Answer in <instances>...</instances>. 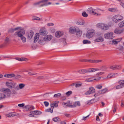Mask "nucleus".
<instances>
[{"mask_svg":"<svg viewBox=\"0 0 124 124\" xmlns=\"http://www.w3.org/2000/svg\"><path fill=\"white\" fill-rule=\"evenodd\" d=\"M39 33H36L34 36V42H36L39 39Z\"/></svg>","mask_w":124,"mask_h":124,"instance_id":"a878e982","label":"nucleus"},{"mask_svg":"<svg viewBox=\"0 0 124 124\" xmlns=\"http://www.w3.org/2000/svg\"><path fill=\"white\" fill-rule=\"evenodd\" d=\"M31 107L30 105H27L24 106L23 108L25 111H30L29 108Z\"/></svg>","mask_w":124,"mask_h":124,"instance_id":"cd10ccee","label":"nucleus"},{"mask_svg":"<svg viewBox=\"0 0 124 124\" xmlns=\"http://www.w3.org/2000/svg\"><path fill=\"white\" fill-rule=\"evenodd\" d=\"M86 70L87 73L94 72L96 71L99 70V69L98 68H89Z\"/></svg>","mask_w":124,"mask_h":124,"instance_id":"f3484780","label":"nucleus"},{"mask_svg":"<svg viewBox=\"0 0 124 124\" xmlns=\"http://www.w3.org/2000/svg\"><path fill=\"white\" fill-rule=\"evenodd\" d=\"M119 26L120 27H122L124 26V21L119 23L118 24Z\"/></svg>","mask_w":124,"mask_h":124,"instance_id":"09e8293b","label":"nucleus"},{"mask_svg":"<svg viewBox=\"0 0 124 124\" xmlns=\"http://www.w3.org/2000/svg\"><path fill=\"white\" fill-rule=\"evenodd\" d=\"M16 116V113L13 112H11L6 115L7 117L9 118L12 117Z\"/></svg>","mask_w":124,"mask_h":124,"instance_id":"412c9836","label":"nucleus"},{"mask_svg":"<svg viewBox=\"0 0 124 124\" xmlns=\"http://www.w3.org/2000/svg\"><path fill=\"white\" fill-rule=\"evenodd\" d=\"M20 28V27H18L15 29H11L9 30V31L11 32H13L15 31H16L19 29Z\"/></svg>","mask_w":124,"mask_h":124,"instance_id":"58836bf2","label":"nucleus"},{"mask_svg":"<svg viewBox=\"0 0 124 124\" xmlns=\"http://www.w3.org/2000/svg\"><path fill=\"white\" fill-rule=\"evenodd\" d=\"M30 113L33 115H39L41 114L42 112L38 110H34L31 111Z\"/></svg>","mask_w":124,"mask_h":124,"instance_id":"aec40b11","label":"nucleus"},{"mask_svg":"<svg viewBox=\"0 0 124 124\" xmlns=\"http://www.w3.org/2000/svg\"><path fill=\"white\" fill-rule=\"evenodd\" d=\"M32 70L31 69H29L27 70H25V71L28 72V74L30 75H32V73L31 72Z\"/></svg>","mask_w":124,"mask_h":124,"instance_id":"79ce46f5","label":"nucleus"},{"mask_svg":"<svg viewBox=\"0 0 124 124\" xmlns=\"http://www.w3.org/2000/svg\"><path fill=\"white\" fill-rule=\"evenodd\" d=\"M62 41H63V44L64 45H65L67 43L66 41V39L65 38H62L61 39Z\"/></svg>","mask_w":124,"mask_h":124,"instance_id":"864d4df0","label":"nucleus"},{"mask_svg":"<svg viewBox=\"0 0 124 124\" xmlns=\"http://www.w3.org/2000/svg\"><path fill=\"white\" fill-rule=\"evenodd\" d=\"M120 66L119 65H114L110 66L109 67L110 69L113 70H115L117 69L120 68Z\"/></svg>","mask_w":124,"mask_h":124,"instance_id":"5701e85b","label":"nucleus"},{"mask_svg":"<svg viewBox=\"0 0 124 124\" xmlns=\"http://www.w3.org/2000/svg\"><path fill=\"white\" fill-rule=\"evenodd\" d=\"M69 32L72 34L76 33V35L78 37H80L82 34V31L77 26L71 27L69 28Z\"/></svg>","mask_w":124,"mask_h":124,"instance_id":"f257e3e1","label":"nucleus"},{"mask_svg":"<svg viewBox=\"0 0 124 124\" xmlns=\"http://www.w3.org/2000/svg\"><path fill=\"white\" fill-rule=\"evenodd\" d=\"M90 115H89L85 117H83V118L82 119V120H85L86 119V118L89 116Z\"/></svg>","mask_w":124,"mask_h":124,"instance_id":"774afa93","label":"nucleus"},{"mask_svg":"<svg viewBox=\"0 0 124 124\" xmlns=\"http://www.w3.org/2000/svg\"><path fill=\"white\" fill-rule=\"evenodd\" d=\"M88 12L89 13H90L93 14L94 15H96V14L97 15H100L101 14H97L95 12V10H93L92 8H89L87 10Z\"/></svg>","mask_w":124,"mask_h":124,"instance_id":"2eb2a0df","label":"nucleus"},{"mask_svg":"<svg viewBox=\"0 0 124 124\" xmlns=\"http://www.w3.org/2000/svg\"><path fill=\"white\" fill-rule=\"evenodd\" d=\"M5 41L6 43H8L9 41V38L8 37H6L5 39Z\"/></svg>","mask_w":124,"mask_h":124,"instance_id":"13d9d810","label":"nucleus"},{"mask_svg":"<svg viewBox=\"0 0 124 124\" xmlns=\"http://www.w3.org/2000/svg\"><path fill=\"white\" fill-rule=\"evenodd\" d=\"M25 86V84L23 83L20 84L18 86L16 87V89L17 90L23 89Z\"/></svg>","mask_w":124,"mask_h":124,"instance_id":"a211bd4d","label":"nucleus"},{"mask_svg":"<svg viewBox=\"0 0 124 124\" xmlns=\"http://www.w3.org/2000/svg\"><path fill=\"white\" fill-rule=\"evenodd\" d=\"M53 38V36L51 35H49L44 37V40L48 42L51 40Z\"/></svg>","mask_w":124,"mask_h":124,"instance_id":"ddd939ff","label":"nucleus"},{"mask_svg":"<svg viewBox=\"0 0 124 124\" xmlns=\"http://www.w3.org/2000/svg\"><path fill=\"white\" fill-rule=\"evenodd\" d=\"M0 91L2 92L5 93L7 96L9 97L10 96L11 93L10 90L8 88H1Z\"/></svg>","mask_w":124,"mask_h":124,"instance_id":"6e6552de","label":"nucleus"},{"mask_svg":"<svg viewBox=\"0 0 124 124\" xmlns=\"http://www.w3.org/2000/svg\"><path fill=\"white\" fill-rule=\"evenodd\" d=\"M15 76V74L13 73L10 74H5L4 75V77H5L8 78H11L14 77Z\"/></svg>","mask_w":124,"mask_h":124,"instance_id":"b1692460","label":"nucleus"},{"mask_svg":"<svg viewBox=\"0 0 124 124\" xmlns=\"http://www.w3.org/2000/svg\"><path fill=\"white\" fill-rule=\"evenodd\" d=\"M72 93V92L71 91H70L67 92L65 93V94L67 96H69Z\"/></svg>","mask_w":124,"mask_h":124,"instance_id":"3c124183","label":"nucleus"},{"mask_svg":"<svg viewBox=\"0 0 124 124\" xmlns=\"http://www.w3.org/2000/svg\"><path fill=\"white\" fill-rule=\"evenodd\" d=\"M53 120L54 122H58L60 121V119L58 117H55L53 119Z\"/></svg>","mask_w":124,"mask_h":124,"instance_id":"a18cd8bd","label":"nucleus"},{"mask_svg":"<svg viewBox=\"0 0 124 124\" xmlns=\"http://www.w3.org/2000/svg\"><path fill=\"white\" fill-rule=\"evenodd\" d=\"M44 103L45 106L46 107L48 106L49 105V103L47 101H44Z\"/></svg>","mask_w":124,"mask_h":124,"instance_id":"680f3d73","label":"nucleus"},{"mask_svg":"<svg viewBox=\"0 0 124 124\" xmlns=\"http://www.w3.org/2000/svg\"><path fill=\"white\" fill-rule=\"evenodd\" d=\"M107 91V89L106 88L103 89L101 91V94H103L106 93Z\"/></svg>","mask_w":124,"mask_h":124,"instance_id":"603ef678","label":"nucleus"},{"mask_svg":"<svg viewBox=\"0 0 124 124\" xmlns=\"http://www.w3.org/2000/svg\"><path fill=\"white\" fill-rule=\"evenodd\" d=\"M19 30L14 33L15 36L16 37H21L25 34V31L22 28L20 27Z\"/></svg>","mask_w":124,"mask_h":124,"instance_id":"39448f33","label":"nucleus"},{"mask_svg":"<svg viewBox=\"0 0 124 124\" xmlns=\"http://www.w3.org/2000/svg\"><path fill=\"white\" fill-rule=\"evenodd\" d=\"M80 103L79 101H77L75 102L73 105V107H76L77 106H80Z\"/></svg>","mask_w":124,"mask_h":124,"instance_id":"c756f323","label":"nucleus"},{"mask_svg":"<svg viewBox=\"0 0 124 124\" xmlns=\"http://www.w3.org/2000/svg\"><path fill=\"white\" fill-rule=\"evenodd\" d=\"M62 104L63 107H73V105L72 104V103L70 102V101H68L66 102H63Z\"/></svg>","mask_w":124,"mask_h":124,"instance_id":"f8f14e48","label":"nucleus"},{"mask_svg":"<svg viewBox=\"0 0 124 124\" xmlns=\"http://www.w3.org/2000/svg\"><path fill=\"white\" fill-rule=\"evenodd\" d=\"M21 77V76L20 75H15V76L14 78L16 79H18L20 78Z\"/></svg>","mask_w":124,"mask_h":124,"instance_id":"5fc2aeb1","label":"nucleus"},{"mask_svg":"<svg viewBox=\"0 0 124 124\" xmlns=\"http://www.w3.org/2000/svg\"><path fill=\"white\" fill-rule=\"evenodd\" d=\"M32 20H40V21H42V19H40L39 18L35 16H33L32 17Z\"/></svg>","mask_w":124,"mask_h":124,"instance_id":"37998d69","label":"nucleus"},{"mask_svg":"<svg viewBox=\"0 0 124 124\" xmlns=\"http://www.w3.org/2000/svg\"><path fill=\"white\" fill-rule=\"evenodd\" d=\"M48 0H43L34 3L33 5L35 6H38L39 7H42L47 5V2Z\"/></svg>","mask_w":124,"mask_h":124,"instance_id":"423d86ee","label":"nucleus"},{"mask_svg":"<svg viewBox=\"0 0 124 124\" xmlns=\"http://www.w3.org/2000/svg\"><path fill=\"white\" fill-rule=\"evenodd\" d=\"M97 27L103 31L108 30L110 27L109 25L103 23H99L97 24Z\"/></svg>","mask_w":124,"mask_h":124,"instance_id":"7ed1b4c3","label":"nucleus"},{"mask_svg":"<svg viewBox=\"0 0 124 124\" xmlns=\"http://www.w3.org/2000/svg\"><path fill=\"white\" fill-rule=\"evenodd\" d=\"M124 86V85L122 84H120L116 86V89H119L123 88Z\"/></svg>","mask_w":124,"mask_h":124,"instance_id":"49530a36","label":"nucleus"},{"mask_svg":"<svg viewBox=\"0 0 124 124\" xmlns=\"http://www.w3.org/2000/svg\"><path fill=\"white\" fill-rule=\"evenodd\" d=\"M107 69V67L105 66H102L100 68V69H99L100 70H101L102 71H105Z\"/></svg>","mask_w":124,"mask_h":124,"instance_id":"c9c22d12","label":"nucleus"},{"mask_svg":"<svg viewBox=\"0 0 124 124\" xmlns=\"http://www.w3.org/2000/svg\"><path fill=\"white\" fill-rule=\"evenodd\" d=\"M108 10L110 12H116L118 11V10L116 8H108Z\"/></svg>","mask_w":124,"mask_h":124,"instance_id":"7c9ffc66","label":"nucleus"},{"mask_svg":"<svg viewBox=\"0 0 124 124\" xmlns=\"http://www.w3.org/2000/svg\"><path fill=\"white\" fill-rule=\"evenodd\" d=\"M95 31L93 29H90L87 31L85 37L88 39H90L93 37L95 34Z\"/></svg>","mask_w":124,"mask_h":124,"instance_id":"f03ea898","label":"nucleus"},{"mask_svg":"<svg viewBox=\"0 0 124 124\" xmlns=\"http://www.w3.org/2000/svg\"><path fill=\"white\" fill-rule=\"evenodd\" d=\"M44 77L43 76H39L37 78L38 79H43Z\"/></svg>","mask_w":124,"mask_h":124,"instance_id":"69168bd1","label":"nucleus"},{"mask_svg":"<svg viewBox=\"0 0 124 124\" xmlns=\"http://www.w3.org/2000/svg\"><path fill=\"white\" fill-rule=\"evenodd\" d=\"M30 106L31 107L30 108H29L30 111L31 110L34 109H35V108L34 106H32L30 105Z\"/></svg>","mask_w":124,"mask_h":124,"instance_id":"338daca9","label":"nucleus"},{"mask_svg":"<svg viewBox=\"0 0 124 124\" xmlns=\"http://www.w3.org/2000/svg\"><path fill=\"white\" fill-rule=\"evenodd\" d=\"M117 0L120 2V5L124 8V0Z\"/></svg>","mask_w":124,"mask_h":124,"instance_id":"2f4dec72","label":"nucleus"},{"mask_svg":"<svg viewBox=\"0 0 124 124\" xmlns=\"http://www.w3.org/2000/svg\"><path fill=\"white\" fill-rule=\"evenodd\" d=\"M15 59L18 61H27L28 60V59L27 58L24 57H22L21 58L16 57L15 58Z\"/></svg>","mask_w":124,"mask_h":124,"instance_id":"393cba45","label":"nucleus"},{"mask_svg":"<svg viewBox=\"0 0 124 124\" xmlns=\"http://www.w3.org/2000/svg\"><path fill=\"white\" fill-rule=\"evenodd\" d=\"M115 33L117 34H120L122 32V31L121 30L119 29L118 28H116L115 30Z\"/></svg>","mask_w":124,"mask_h":124,"instance_id":"72a5a7b5","label":"nucleus"},{"mask_svg":"<svg viewBox=\"0 0 124 124\" xmlns=\"http://www.w3.org/2000/svg\"><path fill=\"white\" fill-rule=\"evenodd\" d=\"M22 42L23 43H25L26 42V39L24 36H23L20 37Z\"/></svg>","mask_w":124,"mask_h":124,"instance_id":"de8ad7c7","label":"nucleus"},{"mask_svg":"<svg viewBox=\"0 0 124 124\" xmlns=\"http://www.w3.org/2000/svg\"><path fill=\"white\" fill-rule=\"evenodd\" d=\"M39 33L41 35H45L47 34V32L46 31L41 30L40 31Z\"/></svg>","mask_w":124,"mask_h":124,"instance_id":"c85d7f7f","label":"nucleus"},{"mask_svg":"<svg viewBox=\"0 0 124 124\" xmlns=\"http://www.w3.org/2000/svg\"><path fill=\"white\" fill-rule=\"evenodd\" d=\"M82 85V83L81 82L78 83L75 85V86L76 88L78 87L81 86Z\"/></svg>","mask_w":124,"mask_h":124,"instance_id":"ea45409f","label":"nucleus"},{"mask_svg":"<svg viewBox=\"0 0 124 124\" xmlns=\"http://www.w3.org/2000/svg\"><path fill=\"white\" fill-rule=\"evenodd\" d=\"M123 19V16L119 14L114 16L112 18V20L115 23H117L122 21Z\"/></svg>","mask_w":124,"mask_h":124,"instance_id":"20e7f679","label":"nucleus"},{"mask_svg":"<svg viewBox=\"0 0 124 124\" xmlns=\"http://www.w3.org/2000/svg\"><path fill=\"white\" fill-rule=\"evenodd\" d=\"M104 72L103 71L98 72L96 74L97 75H102L104 74Z\"/></svg>","mask_w":124,"mask_h":124,"instance_id":"4d7b16f0","label":"nucleus"},{"mask_svg":"<svg viewBox=\"0 0 124 124\" xmlns=\"http://www.w3.org/2000/svg\"><path fill=\"white\" fill-rule=\"evenodd\" d=\"M104 39L101 36H100L95 39V42H102L104 41Z\"/></svg>","mask_w":124,"mask_h":124,"instance_id":"dca6fc26","label":"nucleus"},{"mask_svg":"<svg viewBox=\"0 0 124 124\" xmlns=\"http://www.w3.org/2000/svg\"><path fill=\"white\" fill-rule=\"evenodd\" d=\"M95 92V90L94 88L92 87H90L88 90L85 93L86 95H89L90 94L94 93Z\"/></svg>","mask_w":124,"mask_h":124,"instance_id":"9d476101","label":"nucleus"},{"mask_svg":"<svg viewBox=\"0 0 124 124\" xmlns=\"http://www.w3.org/2000/svg\"><path fill=\"white\" fill-rule=\"evenodd\" d=\"M77 72L80 74H84L87 73L86 69L80 70L77 71Z\"/></svg>","mask_w":124,"mask_h":124,"instance_id":"bb28decb","label":"nucleus"},{"mask_svg":"<svg viewBox=\"0 0 124 124\" xmlns=\"http://www.w3.org/2000/svg\"><path fill=\"white\" fill-rule=\"evenodd\" d=\"M61 96V93H58L54 95V97L55 98H58L60 97Z\"/></svg>","mask_w":124,"mask_h":124,"instance_id":"8fccbe9b","label":"nucleus"},{"mask_svg":"<svg viewBox=\"0 0 124 124\" xmlns=\"http://www.w3.org/2000/svg\"><path fill=\"white\" fill-rule=\"evenodd\" d=\"M59 102L57 101H55L54 103H52L50 104V106L51 108L53 109L54 107H57L58 106Z\"/></svg>","mask_w":124,"mask_h":124,"instance_id":"6ab92c4d","label":"nucleus"},{"mask_svg":"<svg viewBox=\"0 0 124 124\" xmlns=\"http://www.w3.org/2000/svg\"><path fill=\"white\" fill-rule=\"evenodd\" d=\"M83 16L85 17H86L88 16V15L85 12H83L82 13Z\"/></svg>","mask_w":124,"mask_h":124,"instance_id":"6e6d98bb","label":"nucleus"},{"mask_svg":"<svg viewBox=\"0 0 124 124\" xmlns=\"http://www.w3.org/2000/svg\"><path fill=\"white\" fill-rule=\"evenodd\" d=\"M120 84H122L124 85V80H121L119 81L118 82Z\"/></svg>","mask_w":124,"mask_h":124,"instance_id":"bf43d9fd","label":"nucleus"},{"mask_svg":"<svg viewBox=\"0 0 124 124\" xmlns=\"http://www.w3.org/2000/svg\"><path fill=\"white\" fill-rule=\"evenodd\" d=\"M63 34V31H58L56 32L55 36L56 37L59 38L62 36Z\"/></svg>","mask_w":124,"mask_h":124,"instance_id":"4468645a","label":"nucleus"},{"mask_svg":"<svg viewBox=\"0 0 124 124\" xmlns=\"http://www.w3.org/2000/svg\"><path fill=\"white\" fill-rule=\"evenodd\" d=\"M5 84L7 87L12 89L16 85V83L11 81H8L6 82Z\"/></svg>","mask_w":124,"mask_h":124,"instance_id":"1a4fd4ad","label":"nucleus"},{"mask_svg":"<svg viewBox=\"0 0 124 124\" xmlns=\"http://www.w3.org/2000/svg\"><path fill=\"white\" fill-rule=\"evenodd\" d=\"M122 39V38L114 39L112 41H110L109 43L111 44H114L115 45L117 44L118 43L120 42Z\"/></svg>","mask_w":124,"mask_h":124,"instance_id":"9b49d317","label":"nucleus"},{"mask_svg":"<svg viewBox=\"0 0 124 124\" xmlns=\"http://www.w3.org/2000/svg\"><path fill=\"white\" fill-rule=\"evenodd\" d=\"M46 41L44 40V37L42 39L38 41L39 43L40 44H44L45 43Z\"/></svg>","mask_w":124,"mask_h":124,"instance_id":"a19ab883","label":"nucleus"},{"mask_svg":"<svg viewBox=\"0 0 124 124\" xmlns=\"http://www.w3.org/2000/svg\"><path fill=\"white\" fill-rule=\"evenodd\" d=\"M47 25L48 26H53L54 24L52 23H49L47 24Z\"/></svg>","mask_w":124,"mask_h":124,"instance_id":"e2e57ef3","label":"nucleus"},{"mask_svg":"<svg viewBox=\"0 0 124 124\" xmlns=\"http://www.w3.org/2000/svg\"><path fill=\"white\" fill-rule=\"evenodd\" d=\"M114 37V33L112 32H108L105 33L104 35V38L107 39H112Z\"/></svg>","mask_w":124,"mask_h":124,"instance_id":"0eeeda50","label":"nucleus"},{"mask_svg":"<svg viewBox=\"0 0 124 124\" xmlns=\"http://www.w3.org/2000/svg\"><path fill=\"white\" fill-rule=\"evenodd\" d=\"M96 87L98 89H100L101 88L102 86L100 85H97L96 86Z\"/></svg>","mask_w":124,"mask_h":124,"instance_id":"052dcab7","label":"nucleus"},{"mask_svg":"<svg viewBox=\"0 0 124 124\" xmlns=\"http://www.w3.org/2000/svg\"><path fill=\"white\" fill-rule=\"evenodd\" d=\"M96 79H93V77H91L89 78L85 79V81L86 82H92L93 80H95Z\"/></svg>","mask_w":124,"mask_h":124,"instance_id":"f704fd0d","label":"nucleus"},{"mask_svg":"<svg viewBox=\"0 0 124 124\" xmlns=\"http://www.w3.org/2000/svg\"><path fill=\"white\" fill-rule=\"evenodd\" d=\"M117 74V73H112L109 74L107 76L106 78L109 79L114 77Z\"/></svg>","mask_w":124,"mask_h":124,"instance_id":"4be33fe9","label":"nucleus"},{"mask_svg":"<svg viewBox=\"0 0 124 124\" xmlns=\"http://www.w3.org/2000/svg\"><path fill=\"white\" fill-rule=\"evenodd\" d=\"M83 42L84 44H90L91 43L90 41L87 40H83Z\"/></svg>","mask_w":124,"mask_h":124,"instance_id":"4c0bfd02","label":"nucleus"},{"mask_svg":"<svg viewBox=\"0 0 124 124\" xmlns=\"http://www.w3.org/2000/svg\"><path fill=\"white\" fill-rule=\"evenodd\" d=\"M6 95L4 94H0V100L5 99L6 98Z\"/></svg>","mask_w":124,"mask_h":124,"instance_id":"c03bdc74","label":"nucleus"},{"mask_svg":"<svg viewBox=\"0 0 124 124\" xmlns=\"http://www.w3.org/2000/svg\"><path fill=\"white\" fill-rule=\"evenodd\" d=\"M33 35V33L32 32H31L29 33L28 36V39H31Z\"/></svg>","mask_w":124,"mask_h":124,"instance_id":"473e14b6","label":"nucleus"},{"mask_svg":"<svg viewBox=\"0 0 124 124\" xmlns=\"http://www.w3.org/2000/svg\"><path fill=\"white\" fill-rule=\"evenodd\" d=\"M76 23L78 25H83L85 23V21L83 20H82L81 21L79 22H77Z\"/></svg>","mask_w":124,"mask_h":124,"instance_id":"e433bc0d","label":"nucleus"},{"mask_svg":"<svg viewBox=\"0 0 124 124\" xmlns=\"http://www.w3.org/2000/svg\"><path fill=\"white\" fill-rule=\"evenodd\" d=\"M18 106L20 107H24V103L20 104H18Z\"/></svg>","mask_w":124,"mask_h":124,"instance_id":"0e129e2a","label":"nucleus"}]
</instances>
